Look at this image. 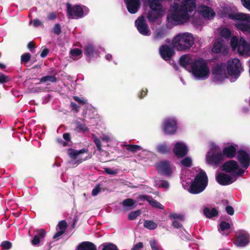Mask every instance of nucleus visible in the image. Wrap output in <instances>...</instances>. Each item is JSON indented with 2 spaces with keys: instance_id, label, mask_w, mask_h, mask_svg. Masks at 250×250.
<instances>
[{
  "instance_id": "1",
  "label": "nucleus",
  "mask_w": 250,
  "mask_h": 250,
  "mask_svg": "<svg viewBox=\"0 0 250 250\" xmlns=\"http://www.w3.org/2000/svg\"><path fill=\"white\" fill-rule=\"evenodd\" d=\"M196 7L195 0H175L169 10L167 21L173 25L183 24L194 15Z\"/></svg>"
},
{
  "instance_id": "2",
  "label": "nucleus",
  "mask_w": 250,
  "mask_h": 250,
  "mask_svg": "<svg viewBox=\"0 0 250 250\" xmlns=\"http://www.w3.org/2000/svg\"><path fill=\"white\" fill-rule=\"evenodd\" d=\"M212 71L213 81L221 83L228 78L227 74L230 82H235L244 69L240 60L233 58L229 60L227 64L223 62L217 64L213 67Z\"/></svg>"
},
{
  "instance_id": "3",
  "label": "nucleus",
  "mask_w": 250,
  "mask_h": 250,
  "mask_svg": "<svg viewBox=\"0 0 250 250\" xmlns=\"http://www.w3.org/2000/svg\"><path fill=\"white\" fill-rule=\"evenodd\" d=\"M223 18H228L230 20L238 21L235 26L237 29L242 31L245 34H250V15L242 13H231L227 12L226 10L223 11L221 13Z\"/></svg>"
},
{
  "instance_id": "4",
  "label": "nucleus",
  "mask_w": 250,
  "mask_h": 250,
  "mask_svg": "<svg viewBox=\"0 0 250 250\" xmlns=\"http://www.w3.org/2000/svg\"><path fill=\"white\" fill-rule=\"evenodd\" d=\"M189 72L191 73L196 80L203 81L209 77L210 68L204 59H195L190 66Z\"/></svg>"
},
{
  "instance_id": "5",
  "label": "nucleus",
  "mask_w": 250,
  "mask_h": 250,
  "mask_svg": "<svg viewBox=\"0 0 250 250\" xmlns=\"http://www.w3.org/2000/svg\"><path fill=\"white\" fill-rule=\"evenodd\" d=\"M173 45L179 51L189 49L194 43L192 35L188 32L178 34L172 40Z\"/></svg>"
},
{
  "instance_id": "6",
  "label": "nucleus",
  "mask_w": 250,
  "mask_h": 250,
  "mask_svg": "<svg viewBox=\"0 0 250 250\" xmlns=\"http://www.w3.org/2000/svg\"><path fill=\"white\" fill-rule=\"evenodd\" d=\"M208 178L205 171L201 170L195 176L188 188L192 194H198L204 190L208 185Z\"/></svg>"
},
{
  "instance_id": "7",
  "label": "nucleus",
  "mask_w": 250,
  "mask_h": 250,
  "mask_svg": "<svg viewBox=\"0 0 250 250\" xmlns=\"http://www.w3.org/2000/svg\"><path fill=\"white\" fill-rule=\"evenodd\" d=\"M163 0H148V3L151 11L147 15V19L150 22H154L161 18L165 12L163 8Z\"/></svg>"
},
{
  "instance_id": "8",
  "label": "nucleus",
  "mask_w": 250,
  "mask_h": 250,
  "mask_svg": "<svg viewBox=\"0 0 250 250\" xmlns=\"http://www.w3.org/2000/svg\"><path fill=\"white\" fill-rule=\"evenodd\" d=\"M230 45L233 50H237L240 55L250 56V42H247L243 38L238 39L233 36L230 40Z\"/></svg>"
},
{
  "instance_id": "9",
  "label": "nucleus",
  "mask_w": 250,
  "mask_h": 250,
  "mask_svg": "<svg viewBox=\"0 0 250 250\" xmlns=\"http://www.w3.org/2000/svg\"><path fill=\"white\" fill-rule=\"evenodd\" d=\"M66 10L69 18L75 19L83 18L89 12L88 9L84 6L73 5L68 3L66 4Z\"/></svg>"
},
{
  "instance_id": "10",
  "label": "nucleus",
  "mask_w": 250,
  "mask_h": 250,
  "mask_svg": "<svg viewBox=\"0 0 250 250\" xmlns=\"http://www.w3.org/2000/svg\"><path fill=\"white\" fill-rule=\"evenodd\" d=\"M222 167L223 170L230 173L233 176H235L236 179L242 176L245 172L244 170L240 167L238 163L234 160H231L225 162Z\"/></svg>"
},
{
  "instance_id": "11",
  "label": "nucleus",
  "mask_w": 250,
  "mask_h": 250,
  "mask_svg": "<svg viewBox=\"0 0 250 250\" xmlns=\"http://www.w3.org/2000/svg\"><path fill=\"white\" fill-rule=\"evenodd\" d=\"M178 120L175 117H170L165 119L162 124V129L166 135H172L178 129Z\"/></svg>"
},
{
  "instance_id": "12",
  "label": "nucleus",
  "mask_w": 250,
  "mask_h": 250,
  "mask_svg": "<svg viewBox=\"0 0 250 250\" xmlns=\"http://www.w3.org/2000/svg\"><path fill=\"white\" fill-rule=\"evenodd\" d=\"M87 151V149L84 148L79 150L72 148L69 149L68 150V153L71 158V160L69 161V165L71 167H76L83 161L86 160V157L83 158L81 155L84 153H86Z\"/></svg>"
},
{
  "instance_id": "13",
  "label": "nucleus",
  "mask_w": 250,
  "mask_h": 250,
  "mask_svg": "<svg viewBox=\"0 0 250 250\" xmlns=\"http://www.w3.org/2000/svg\"><path fill=\"white\" fill-rule=\"evenodd\" d=\"M206 159L208 165L217 167L224 160L223 154L221 151L208 152Z\"/></svg>"
},
{
  "instance_id": "14",
  "label": "nucleus",
  "mask_w": 250,
  "mask_h": 250,
  "mask_svg": "<svg viewBox=\"0 0 250 250\" xmlns=\"http://www.w3.org/2000/svg\"><path fill=\"white\" fill-rule=\"evenodd\" d=\"M83 53L88 62L98 57L99 54L98 49L91 43H88L84 46Z\"/></svg>"
},
{
  "instance_id": "15",
  "label": "nucleus",
  "mask_w": 250,
  "mask_h": 250,
  "mask_svg": "<svg viewBox=\"0 0 250 250\" xmlns=\"http://www.w3.org/2000/svg\"><path fill=\"white\" fill-rule=\"evenodd\" d=\"M237 160L241 168L247 169L250 166V154L246 150L240 149L237 151Z\"/></svg>"
},
{
  "instance_id": "16",
  "label": "nucleus",
  "mask_w": 250,
  "mask_h": 250,
  "mask_svg": "<svg viewBox=\"0 0 250 250\" xmlns=\"http://www.w3.org/2000/svg\"><path fill=\"white\" fill-rule=\"evenodd\" d=\"M135 24L138 31L141 35L146 36L150 35V30L143 16L138 18L135 21Z\"/></svg>"
},
{
  "instance_id": "17",
  "label": "nucleus",
  "mask_w": 250,
  "mask_h": 250,
  "mask_svg": "<svg viewBox=\"0 0 250 250\" xmlns=\"http://www.w3.org/2000/svg\"><path fill=\"white\" fill-rule=\"evenodd\" d=\"M156 167L158 172L166 176H170L172 173L170 163L166 160L159 162L156 164Z\"/></svg>"
},
{
  "instance_id": "18",
  "label": "nucleus",
  "mask_w": 250,
  "mask_h": 250,
  "mask_svg": "<svg viewBox=\"0 0 250 250\" xmlns=\"http://www.w3.org/2000/svg\"><path fill=\"white\" fill-rule=\"evenodd\" d=\"M217 182L221 185L226 186L230 185L236 181L235 176L229 175L223 172H219L216 176Z\"/></svg>"
},
{
  "instance_id": "19",
  "label": "nucleus",
  "mask_w": 250,
  "mask_h": 250,
  "mask_svg": "<svg viewBox=\"0 0 250 250\" xmlns=\"http://www.w3.org/2000/svg\"><path fill=\"white\" fill-rule=\"evenodd\" d=\"M236 237L237 238L235 242V244L237 247H245L250 242V235L247 232L244 230H241L237 232L236 233Z\"/></svg>"
},
{
  "instance_id": "20",
  "label": "nucleus",
  "mask_w": 250,
  "mask_h": 250,
  "mask_svg": "<svg viewBox=\"0 0 250 250\" xmlns=\"http://www.w3.org/2000/svg\"><path fill=\"white\" fill-rule=\"evenodd\" d=\"M238 148V145L234 143H228L223 148L222 153L223 157L225 156L229 159L234 158L237 155Z\"/></svg>"
},
{
  "instance_id": "21",
  "label": "nucleus",
  "mask_w": 250,
  "mask_h": 250,
  "mask_svg": "<svg viewBox=\"0 0 250 250\" xmlns=\"http://www.w3.org/2000/svg\"><path fill=\"white\" fill-rule=\"evenodd\" d=\"M173 151L177 157L181 158L187 155L188 148L185 143L182 142H178L175 144Z\"/></svg>"
},
{
  "instance_id": "22",
  "label": "nucleus",
  "mask_w": 250,
  "mask_h": 250,
  "mask_svg": "<svg viewBox=\"0 0 250 250\" xmlns=\"http://www.w3.org/2000/svg\"><path fill=\"white\" fill-rule=\"evenodd\" d=\"M159 52L161 57L165 61L169 60L173 55V49L167 44L162 45L159 48Z\"/></svg>"
},
{
  "instance_id": "23",
  "label": "nucleus",
  "mask_w": 250,
  "mask_h": 250,
  "mask_svg": "<svg viewBox=\"0 0 250 250\" xmlns=\"http://www.w3.org/2000/svg\"><path fill=\"white\" fill-rule=\"evenodd\" d=\"M128 11L130 14H135L140 7V0H124Z\"/></svg>"
},
{
  "instance_id": "24",
  "label": "nucleus",
  "mask_w": 250,
  "mask_h": 250,
  "mask_svg": "<svg viewBox=\"0 0 250 250\" xmlns=\"http://www.w3.org/2000/svg\"><path fill=\"white\" fill-rule=\"evenodd\" d=\"M198 10L200 14L207 20H210L215 16V12L212 9L204 5L199 6Z\"/></svg>"
},
{
  "instance_id": "25",
  "label": "nucleus",
  "mask_w": 250,
  "mask_h": 250,
  "mask_svg": "<svg viewBox=\"0 0 250 250\" xmlns=\"http://www.w3.org/2000/svg\"><path fill=\"white\" fill-rule=\"evenodd\" d=\"M212 52L215 53H222L226 54L228 52V48L224 44L222 41L217 40L213 44Z\"/></svg>"
},
{
  "instance_id": "26",
  "label": "nucleus",
  "mask_w": 250,
  "mask_h": 250,
  "mask_svg": "<svg viewBox=\"0 0 250 250\" xmlns=\"http://www.w3.org/2000/svg\"><path fill=\"white\" fill-rule=\"evenodd\" d=\"M193 62L194 60H193L188 55H184L182 56L179 60L180 65L188 71H190V66Z\"/></svg>"
},
{
  "instance_id": "27",
  "label": "nucleus",
  "mask_w": 250,
  "mask_h": 250,
  "mask_svg": "<svg viewBox=\"0 0 250 250\" xmlns=\"http://www.w3.org/2000/svg\"><path fill=\"white\" fill-rule=\"evenodd\" d=\"M77 250H97V248L93 243L84 241L78 245Z\"/></svg>"
},
{
  "instance_id": "28",
  "label": "nucleus",
  "mask_w": 250,
  "mask_h": 250,
  "mask_svg": "<svg viewBox=\"0 0 250 250\" xmlns=\"http://www.w3.org/2000/svg\"><path fill=\"white\" fill-rule=\"evenodd\" d=\"M230 225L225 221H222L218 227V231L223 235L227 236L229 233Z\"/></svg>"
},
{
  "instance_id": "29",
  "label": "nucleus",
  "mask_w": 250,
  "mask_h": 250,
  "mask_svg": "<svg viewBox=\"0 0 250 250\" xmlns=\"http://www.w3.org/2000/svg\"><path fill=\"white\" fill-rule=\"evenodd\" d=\"M156 150L160 154H167L169 152L170 148L167 145L166 142H163L158 144L156 146Z\"/></svg>"
},
{
  "instance_id": "30",
  "label": "nucleus",
  "mask_w": 250,
  "mask_h": 250,
  "mask_svg": "<svg viewBox=\"0 0 250 250\" xmlns=\"http://www.w3.org/2000/svg\"><path fill=\"white\" fill-rule=\"evenodd\" d=\"M204 215L208 218H212L213 217L216 216L218 214V211L214 208L210 209L206 207L203 210Z\"/></svg>"
},
{
  "instance_id": "31",
  "label": "nucleus",
  "mask_w": 250,
  "mask_h": 250,
  "mask_svg": "<svg viewBox=\"0 0 250 250\" xmlns=\"http://www.w3.org/2000/svg\"><path fill=\"white\" fill-rule=\"evenodd\" d=\"M166 34V30L163 28H159L155 30L153 37L155 40H159L164 38Z\"/></svg>"
},
{
  "instance_id": "32",
  "label": "nucleus",
  "mask_w": 250,
  "mask_h": 250,
  "mask_svg": "<svg viewBox=\"0 0 250 250\" xmlns=\"http://www.w3.org/2000/svg\"><path fill=\"white\" fill-rule=\"evenodd\" d=\"M136 202L131 198L124 200L122 203L124 208L127 209H131L134 208V204Z\"/></svg>"
},
{
  "instance_id": "33",
  "label": "nucleus",
  "mask_w": 250,
  "mask_h": 250,
  "mask_svg": "<svg viewBox=\"0 0 250 250\" xmlns=\"http://www.w3.org/2000/svg\"><path fill=\"white\" fill-rule=\"evenodd\" d=\"M76 129L78 132H87L89 131L88 128L86 126L85 124L81 123L79 121L75 122Z\"/></svg>"
},
{
  "instance_id": "34",
  "label": "nucleus",
  "mask_w": 250,
  "mask_h": 250,
  "mask_svg": "<svg viewBox=\"0 0 250 250\" xmlns=\"http://www.w3.org/2000/svg\"><path fill=\"white\" fill-rule=\"evenodd\" d=\"M144 226L150 230L155 229L157 227V224L151 220H146L144 222Z\"/></svg>"
},
{
  "instance_id": "35",
  "label": "nucleus",
  "mask_w": 250,
  "mask_h": 250,
  "mask_svg": "<svg viewBox=\"0 0 250 250\" xmlns=\"http://www.w3.org/2000/svg\"><path fill=\"white\" fill-rule=\"evenodd\" d=\"M57 81V78L55 76L52 75H46L42 77L40 79L41 83H46L50 82L51 83H56Z\"/></svg>"
},
{
  "instance_id": "36",
  "label": "nucleus",
  "mask_w": 250,
  "mask_h": 250,
  "mask_svg": "<svg viewBox=\"0 0 250 250\" xmlns=\"http://www.w3.org/2000/svg\"><path fill=\"white\" fill-rule=\"evenodd\" d=\"M155 184L158 188H164L165 189H167L169 186V183L167 181L163 180H157L155 182Z\"/></svg>"
},
{
  "instance_id": "37",
  "label": "nucleus",
  "mask_w": 250,
  "mask_h": 250,
  "mask_svg": "<svg viewBox=\"0 0 250 250\" xmlns=\"http://www.w3.org/2000/svg\"><path fill=\"white\" fill-rule=\"evenodd\" d=\"M82 54V51L79 48H74L70 51V54L74 60H78L79 59V56Z\"/></svg>"
},
{
  "instance_id": "38",
  "label": "nucleus",
  "mask_w": 250,
  "mask_h": 250,
  "mask_svg": "<svg viewBox=\"0 0 250 250\" xmlns=\"http://www.w3.org/2000/svg\"><path fill=\"white\" fill-rule=\"evenodd\" d=\"M92 138L93 142L94 143L96 146L97 149L99 151H102V148L100 139L95 134H93L92 135Z\"/></svg>"
},
{
  "instance_id": "39",
  "label": "nucleus",
  "mask_w": 250,
  "mask_h": 250,
  "mask_svg": "<svg viewBox=\"0 0 250 250\" xmlns=\"http://www.w3.org/2000/svg\"><path fill=\"white\" fill-rule=\"evenodd\" d=\"M180 163L184 167H190L192 165V159L189 157H186L181 161Z\"/></svg>"
},
{
  "instance_id": "40",
  "label": "nucleus",
  "mask_w": 250,
  "mask_h": 250,
  "mask_svg": "<svg viewBox=\"0 0 250 250\" xmlns=\"http://www.w3.org/2000/svg\"><path fill=\"white\" fill-rule=\"evenodd\" d=\"M126 149L128 151H131L132 152H136L138 150H141L142 149V147L140 146L136 145H127L126 146Z\"/></svg>"
},
{
  "instance_id": "41",
  "label": "nucleus",
  "mask_w": 250,
  "mask_h": 250,
  "mask_svg": "<svg viewBox=\"0 0 250 250\" xmlns=\"http://www.w3.org/2000/svg\"><path fill=\"white\" fill-rule=\"evenodd\" d=\"M102 250H118L115 245L110 243H105L102 245Z\"/></svg>"
},
{
  "instance_id": "42",
  "label": "nucleus",
  "mask_w": 250,
  "mask_h": 250,
  "mask_svg": "<svg viewBox=\"0 0 250 250\" xmlns=\"http://www.w3.org/2000/svg\"><path fill=\"white\" fill-rule=\"evenodd\" d=\"M169 218L172 220H179L183 221L184 220V216L182 214L172 213L169 215Z\"/></svg>"
},
{
  "instance_id": "43",
  "label": "nucleus",
  "mask_w": 250,
  "mask_h": 250,
  "mask_svg": "<svg viewBox=\"0 0 250 250\" xmlns=\"http://www.w3.org/2000/svg\"><path fill=\"white\" fill-rule=\"evenodd\" d=\"M220 35L222 37L228 40L231 37V33L229 29L225 28L221 31Z\"/></svg>"
},
{
  "instance_id": "44",
  "label": "nucleus",
  "mask_w": 250,
  "mask_h": 250,
  "mask_svg": "<svg viewBox=\"0 0 250 250\" xmlns=\"http://www.w3.org/2000/svg\"><path fill=\"white\" fill-rule=\"evenodd\" d=\"M149 204L153 207L159 209H164V206L156 200L153 199L152 197L149 201Z\"/></svg>"
},
{
  "instance_id": "45",
  "label": "nucleus",
  "mask_w": 250,
  "mask_h": 250,
  "mask_svg": "<svg viewBox=\"0 0 250 250\" xmlns=\"http://www.w3.org/2000/svg\"><path fill=\"white\" fill-rule=\"evenodd\" d=\"M67 227V223L64 220H62L60 221L58 223L57 227L59 230L63 231V232H65Z\"/></svg>"
},
{
  "instance_id": "46",
  "label": "nucleus",
  "mask_w": 250,
  "mask_h": 250,
  "mask_svg": "<svg viewBox=\"0 0 250 250\" xmlns=\"http://www.w3.org/2000/svg\"><path fill=\"white\" fill-rule=\"evenodd\" d=\"M150 245L152 250H160L161 249L159 243L154 239L150 241Z\"/></svg>"
},
{
  "instance_id": "47",
  "label": "nucleus",
  "mask_w": 250,
  "mask_h": 250,
  "mask_svg": "<svg viewBox=\"0 0 250 250\" xmlns=\"http://www.w3.org/2000/svg\"><path fill=\"white\" fill-rule=\"evenodd\" d=\"M220 151V147L214 142L209 143V150L208 152Z\"/></svg>"
},
{
  "instance_id": "48",
  "label": "nucleus",
  "mask_w": 250,
  "mask_h": 250,
  "mask_svg": "<svg viewBox=\"0 0 250 250\" xmlns=\"http://www.w3.org/2000/svg\"><path fill=\"white\" fill-rule=\"evenodd\" d=\"M53 32L55 34L60 35L62 33L61 26L59 23H56L52 29Z\"/></svg>"
},
{
  "instance_id": "49",
  "label": "nucleus",
  "mask_w": 250,
  "mask_h": 250,
  "mask_svg": "<svg viewBox=\"0 0 250 250\" xmlns=\"http://www.w3.org/2000/svg\"><path fill=\"white\" fill-rule=\"evenodd\" d=\"M140 214V211L137 210L131 212L128 216V218L130 220L135 219Z\"/></svg>"
},
{
  "instance_id": "50",
  "label": "nucleus",
  "mask_w": 250,
  "mask_h": 250,
  "mask_svg": "<svg viewBox=\"0 0 250 250\" xmlns=\"http://www.w3.org/2000/svg\"><path fill=\"white\" fill-rule=\"evenodd\" d=\"M31 59V55L29 53H25L21 56V62H22L27 63Z\"/></svg>"
},
{
  "instance_id": "51",
  "label": "nucleus",
  "mask_w": 250,
  "mask_h": 250,
  "mask_svg": "<svg viewBox=\"0 0 250 250\" xmlns=\"http://www.w3.org/2000/svg\"><path fill=\"white\" fill-rule=\"evenodd\" d=\"M151 198V197L146 195H140L137 197V199L140 201H147L148 203Z\"/></svg>"
},
{
  "instance_id": "52",
  "label": "nucleus",
  "mask_w": 250,
  "mask_h": 250,
  "mask_svg": "<svg viewBox=\"0 0 250 250\" xmlns=\"http://www.w3.org/2000/svg\"><path fill=\"white\" fill-rule=\"evenodd\" d=\"M46 234L45 231L43 229H40L36 231V236L40 239L43 238L45 237Z\"/></svg>"
},
{
  "instance_id": "53",
  "label": "nucleus",
  "mask_w": 250,
  "mask_h": 250,
  "mask_svg": "<svg viewBox=\"0 0 250 250\" xmlns=\"http://www.w3.org/2000/svg\"><path fill=\"white\" fill-rule=\"evenodd\" d=\"M0 246L3 249L9 250L12 247V244L9 241H4L1 243Z\"/></svg>"
},
{
  "instance_id": "54",
  "label": "nucleus",
  "mask_w": 250,
  "mask_h": 250,
  "mask_svg": "<svg viewBox=\"0 0 250 250\" xmlns=\"http://www.w3.org/2000/svg\"><path fill=\"white\" fill-rule=\"evenodd\" d=\"M104 172L109 175H115L117 173L118 171L116 169H112L110 168H104Z\"/></svg>"
},
{
  "instance_id": "55",
  "label": "nucleus",
  "mask_w": 250,
  "mask_h": 250,
  "mask_svg": "<svg viewBox=\"0 0 250 250\" xmlns=\"http://www.w3.org/2000/svg\"><path fill=\"white\" fill-rule=\"evenodd\" d=\"M181 222L179 220H172V226L176 229L182 228L183 226Z\"/></svg>"
},
{
  "instance_id": "56",
  "label": "nucleus",
  "mask_w": 250,
  "mask_h": 250,
  "mask_svg": "<svg viewBox=\"0 0 250 250\" xmlns=\"http://www.w3.org/2000/svg\"><path fill=\"white\" fill-rule=\"evenodd\" d=\"M143 248V244L142 242H139L134 245L131 250H140Z\"/></svg>"
},
{
  "instance_id": "57",
  "label": "nucleus",
  "mask_w": 250,
  "mask_h": 250,
  "mask_svg": "<svg viewBox=\"0 0 250 250\" xmlns=\"http://www.w3.org/2000/svg\"><path fill=\"white\" fill-rule=\"evenodd\" d=\"M9 81L8 77L5 76L3 74L0 73V83H2Z\"/></svg>"
},
{
  "instance_id": "58",
  "label": "nucleus",
  "mask_w": 250,
  "mask_h": 250,
  "mask_svg": "<svg viewBox=\"0 0 250 250\" xmlns=\"http://www.w3.org/2000/svg\"><path fill=\"white\" fill-rule=\"evenodd\" d=\"M242 5L250 11V0H241Z\"/></svg>"
},
{
  "instance_id": "59",
  "label": "nucleus",
  "mask_w": 250,
  "mask_h": 250,
  "mask_svg": "<svg viewBox=\"0 0 250 250\" xmlns=\"http://www.w3.org/2000/svg\"><path fill=\"white\" fill-rule=\"evenodd\" d=\"M63 138L66 141V142H63L62 141V142H63V146H66L67 144V143L70 140V134L68 133H65L63 134Z\"/></svg>"
},
{
  "instance_id": "60",
  "label": "nucleus",
  "mask_w": 250,
  "mask_h": 250,
  "mask_svg": "<svg viewBox=\"0 0 250 250\" xmlns=\"http://www.w3.org/2000/svg\"><path fill=\"white\" fill-rule=\"evenodd\" d=\"M101 191V188L99 186H97L95 187L92 191V195L93 196H95L98 194Z\"/></svg>"
},
{
  "instance_id": "61",
  "label": "nucleus",
  "mask_w": 250,
  "mask_h": 250,
  "mask_svg": "<svg viewBox=\"0 0 250 250\" xmlns=\"http://www.w3.org/2000/svg\"><path fill=\"white\" fill-rule=\"evenodd\" d=\"M226 211L227 213L229 215H232L234 213L233 208L230 206H228L226 207Z\"/></svg>"
},
{
  "instance_id": "62",
  "label": "nucleus",
  "mask_w": 250,
  "mask_h": 250,
  "mask_svg": "<svg viewBox=\"0 0 250 250\" xmlns=\"http://www.w3.org/2000/svg\"><path fill=\"white\" fill-rule=\"evenodd\" d=\"M40 238L36 236V235L34 236V238L31 241V243L33 246H37L39 244L40 242Z\"/></svg>"
},
{
  "instance_id": "63",
  "label": "nucleus",
  "mask_w": 250,
  "mask_h": 250,
  "mask_svg": "<svg viewBox=\"0 0 250 250\" xmlns=\"http://www.w3.org/2000/svg\"><path fill=\"white\" fill-rule=\"evenodd\" d=\"M33 25L34 27H37L39 26L43 25V23L40 20L35 19L33 21Z\"/></svg>"
},
{
  "instance_id": "64",
  "label": "nucleus",
  "mask_w": 250,
  "mask_h": 250,
  "mask_svg": "<svg viewBox=\"0 0 250 250\" xmlns=\"http://www.w3.org/2000/svg\"><path fill=\"white\" fill-rule=\"evenodd\" d=\"M101 139L103 141L108 143L111 141V137L107 135L103 134L101 137Z\"/></svg>"
}]
</instances>
